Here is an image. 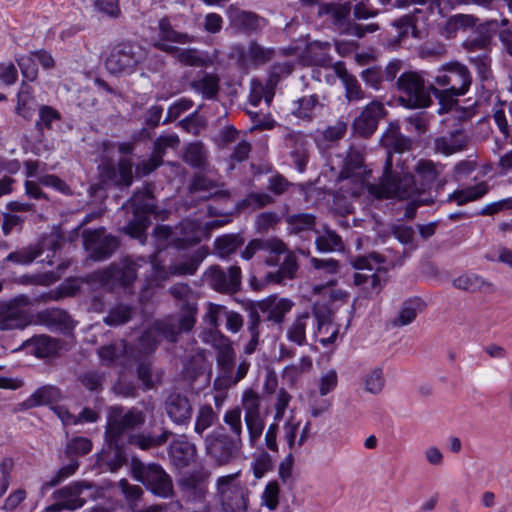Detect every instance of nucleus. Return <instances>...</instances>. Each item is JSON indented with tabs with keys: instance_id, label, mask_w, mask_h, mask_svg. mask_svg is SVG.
<instances>
[{
	"instance_id": "4",
	"label": "nucleus",
	"mask_w": 512,
	"mask_h": 512,
	"mask_svg": "<svg viewBox=\"0 0 512 512\" xmlns=\"http://www.w3.org/2000/svg\"><path fill=\"white\" fill-rule=\"evenodd\" d=\"M211 345L216 351L217 377L214 380V387L226 389L236 385L247 375L250 363L242 360L236 367L233 343L223 334H213Z\"/></svg>"
},
{
	"instance_id": "30",
	"label": "nucleus",
	"mask_w": 512,
	"mask_h": 512,
	"mask_svg": "<svg viewBox=\"0 0 512 512\" xmlns=\"http://www.w3.org/2000/svg\"><path fill=\"white\" fill-rule=\"evenodd\" d=\"M100 169L105 181L124 186H130L132 183V163L129 159L120 160L117 167L112 163L103 164Z\"/></svg>"
},
{
	"instance_id": "37",
	"label": "nucleus",
	"mask_w": 512,
	"mask_h": 512,
	"mask_svg": "<svg viewBox=\"0 0 512 512\" xmlns=\"http://www.w3.org/2000/svg\"><path fill=\"white\" fill-rule=\"evenodd\" d=\"M310 326H314V317H311L308 312L296 315L294 320L287 327V339L298 346L306 345V330Z\"/></svg>"
},
{
	"instance_id": "41",
	"label": "nucleus",
	"mask_w": 512,
	"mask_h": 512,
	"mask_svg": "<svg viewBox=\"0 0 512 512\" xmlns=\"http://www.w3.org/2000/svg\"><path fill=\"white\" fill-rule=\"evenodd\" d=\"M25 347H32V352L39 358H47L58 350V342L46 335L35 336L23 344Z\"/></svg>"
},
{
	"instance_id": "16",
	"label": "nucleus",
	"mask_w": 512,
	"mask_h": 512,
	"mask_svg": "<svg viewBox=\"0 0 512 512\" xmlns=\"http://www.w3.org/2000/svg\"><path fill=\"white\" fill-rule=\"evenodd\" d=\"M83 245L89 257L95 261L105 260L118 248V240L112 235L105 234L104 228L83 231Z\"/></svg>"
},
{
	"instance_id": "18",
	"label": "nucleus",
	"mask_w": 512,
	"mask_h": 512,
	"mask_svg": "<svg viewBox=\"0 0 512 512\" xmlns=\"http://www.w3.org/2000/svg\"><path fill=\"white\" fill-rule=\"evenodd\" d=\"M274 49L267 48L255 41H251L247 47L235 45L232 47V56L237 58L242 67H258L268 63L274 57Z\"/></svg>"
},
{
	"instance_id": "49",
	"label": "nucleus",
	"mask_w": 512,
	"mask_h": 512,
	"mask_svg": "<svg viewBox=\"0 0 512 512\" xmlns=\"http://www.w3.org/2000/svg\"><path fill=\"white\" fill-rule=\"evenodd\" d=\"M218 419L217 413L209 404L201 405L198 409L195 419L194 431L198 435H202L205 430L215 424Z\"/></svg>"
},
{
	"instance_id": "46",
	"label": "nucleus",
	"mask_w": 512,
	"mask_h": 512,
	"mask_svg": "<svg viewBox=\"0 0 512 512\" xmlns=\"http://www.w3.org/2000/svg\"><path fill=\"white\" fill-rule=\"evenodd\" d=\"M487 191L488 187L486 183H479L465 189L454 191L448 196V201H455L458 205H464L483 197Z\"/></svg>"
},
{
	"instance_id": "15",
	"label": "nucleus",
	"mask_w": 512,
	"mask_h": 512,
	"mask_svg": "<svg viewBox=\"0 0 512 512\" xmlns=\"http://www.w3.org/2000/svg\"><path fill=\"white\" fill-rule=\"evenodd\" d=\"M204 280L213 290L223 294H235L241 289L242 272L238 265L227 269L214 265L204 273Z\"/></svg>"
},
{
	"instance_id": "35",
	"label": "nucleus",
	"mask_w": 512,
	"mask_h": 512,
	"mask_svg": "<svg viewBox=\"0 0 512 512\" xmlns=\"http://www.w3.org/2000/svg\"><path fill=\"white\" fill-rule=\"evenodd\" d=\"M351 5L346 3H326L319 6V15H328L333 24L341 30L349 31L352 23H350Z\"/></svg>"
},
{
	"instance_id": "17",
	"label": "nucleus",
	"mask_w": 512,
	"mask_h": 512,
	"mask_svg": "<svg viewBox=\"0 0 512 512\" xmlns=\"http://www.w3.org/2000/svg\"><path fill=\"white\" fill-rule=\"evenodd\" d=\"M286 245L277 238L271 239H253L248 243L241 252V257L250 260L253 256L261 253L265 263L268 266H276L278 264V256L286 252Z\"/></svg>"
},
{
	"instance_id": "48",
	"label": "nucleus",
	"mask_w": 512,
	"mask_h": 512,
	"mask_svg": "<svg viewBox=\"0 0 512 512\" xmlns=\"http://www.w3.org/2000/svg\"><path fill=\"white\" fill-rule=\"evenodd\" d=\"M207 149L201 142H193L187 145L183 160L192 167L200 168L206 163Z\"/></svg>"
},
{
	"instance_id": "45",
	"label": "nucleus",
	"mask_w": 512,
	"mask_h": 512,
	"mask_svg": "<svg viewBox=\"0 0 512 512\" xmlns=\"http://www.w3.org/2000/svg\"><path fill=\"white\" fill-rule=\"evenodd\" d=\"M297 270V257L293 252H288L278 271L275 273H268L266 278L270 282L281 283L285 279H292Z\"/></svg>"
},
{
	"instance_id": "5",
	"label": "nucleus",
	"mask_w": 512,
	"mask_h": 512,
	"mask_svg": "<svg viewBox=\"0 0 512 512\" xmlns=\"http://www.w3.org/2000/svg\"><path fill=\"white\" fill-rule=\"evenodd\" d=\"M431 85L432 93L444 106H452L458 97L465 95L472 84V75L462 63L453 61L442 65Z\"/></svg>"
},
{
	"instance_id": "27",
	"label": "nucleus",
	"mask_w": 512,
	"mask_h": 512,
	"mask_svg": "<svg viewBox=\"0 0 512 512\" xmlns=\"http://www.w3.org/2000/svg\"><path fill=\"white\" fill-rule=\"evenodd\" d=\"M61 390L53 385H44L35 390L27 399L17 405L16 411L32 409L38 406L50 405L61 401Z\"/></svg>"
},
{
	"instance_id": "12",
	"label": "nucleus",
	"mask_w": 512,
	"mask_h": 512,
	"mask_svg": "<svg viewBox=\"0 0 512 512\" xmlns=\"http://www.w3.org/2000/svg\"><path fill=\"white\" fill-rule=\"evenodd\" d=\"M145 422V415L142 411L132 408L125 410L122 406L109 408L105 439L110 445H117L123 434L141 426Z\"/></svg>"
},
{
	"instance_id": "53",
	"label": "nucleus",
	"mask_w": 512,
	"mask_h": 512,
	"mask_svg": "<svg viewBox=\"0 0 512 512\" xmlns=\"http://www.w3.org/2000/svg\"><path fill=\"white\" fill-rule=\"evenodd\" d=\"M159 31L161 40L158 42L169 41L180 44H186L192 42V37L187 33H181L172 28L170 22L167 19H162L159 22Z\"/></svg>"
},
{
	"instance_id": "34",
	"label": "nucleus",
	"mask_w": 512,
	"mask_h": 512,
	"mask_svg": "<svg viewBox=\"0 0 512 512\" xmlns=\"http://www.w3.org/2000/svg\"><path fill=\"white\" fill-rule=\"evenodd\" d=\"M453 285L457 289L472 293L482 292L492 294L496 292V287L492 282L474 273H466L458 276L453 280Z\"/></svg>"
},
{
	"instance_id": "3",
	"label": "nucleus",
	"mask_w": 512,
	"mask_h": 512,
	"mask_svg": "<svg viewBox=\"0 0 512 512\" xmlns=\"http://www.w3.org/2000/svg\"><path fill=\"white\" fill-rule=\"evenodd\" d=\"M371 175V170L364 166L363 157L357 151H349L343 160V166L337 176V183L340 184L339 191L334 196V209L340 215H347L353 212V205L349 198L357 197L366 180Z\"/></svg>"
},
{
	"instance_id": "56",
	"label": "nucleus",
	"mask_w": 512,
	"mask_h": 512,
	"mask_svg": "<svg viewBox=\"0 0 512 512\" xmlns=\"http://www.w3.org/2000/svg\"><path fill=\"white\" fill-rule=\"evenodd\" d=\"M62 244V236L59 233L55 232L44 236L38 243H35V246H38L41 249V254L46 250L52 253L51 255H47V262L49 265H52V258H54L56 252L60 250Z\"/></svg>"
},
{
	"instance_id": "20",
	"label": "nucleus",
	"mask_w": 512,
	"mask_h": 512,
	"mask_svg": "<svg viewBox=\"0 0 512 512\" xmlns=\"http://www.w3.org/2000/svg\"><path fill=\"white\" fill-rule=\"evenodd\" d=\"M84 488L88 486L80 482L71 483L53 493L55 499L59 500L46 508V512H59L63 509L76 510L85 504L80 496Z\"/></svg>"
},
{
	"instance_id": "29",
	"label": "nucleus",
	"mask_w": 512,
	"mask_h": 512,
	"mask_svg": "<svg viewBox=\"0 0 512 512\" xmlns=\"http://www.w3.org/2000/svg\"><path fill=\"white\" fill-rule=\"evenodd\" d=\"M31 323L27 313L13 303L0 306V331L26 328Z\"/></svg>"
},
{
	"instance_id": "33",
	"label": "nucleus",
	"mask_w": 512,
	"mask_h": 512,
	"mask_svg": "<svg viewBox=\"0 0 512 512\" xmlns=\"http://www.w3.org/2000/svg\"><path fill=\"white\" fill-rule=\"evenodd\" d=\"M469 137L464 130H456L435 140V150L446 156L467 148Z\"/></svg>"
},
{
	"instance_id": "10",
	"label": "nucleus",
	"mask_w": 512,
	"mask_h": 512,
	"mask_svg": "<svg viewBox=\"0 0 512 512\" xmlns=\"http://www.w3.org/2000/svg\"><path fill=\"white\" fill-rule=\"evenodd\" d=\"M396 85L400 93L399 101L405 107L419 109L430 106L432 89L431 86H426L421 73L404 72L397 79Z\"/></svg>"
},
{
	"instance_id": "39",
	"label": "nucleus",
	"mask_w": 512,
	"mask_h": 512,
	"mask_svg": "<svg viewBox=\"0 0 512 512\" xmlns=\"http://www.w3.org/2000/svg\"><path fill=\"white\" fill-rule=\"evenodd\" d=\"M171 434L172 433L168 430H164L161 434L156 436L149 432L133 433L129 435L128 442L141 450H148L164 445Z\"/></svg>"
},
{
	"instance_id": "28",
	"label": "nucleus",
	"mask_w": 512,
	"mask_h": 512,
	"mask_svg": "<svg viewBox=\"0 0 512 512\" xmlns=\"http://www.w3.org/2000/svg\"><path fill=\"white\" fill-rule=\"evenodd\" d=\"M201 240V223L192 219L182 220L174 228L173 246L185 249Z\"/></svg>"
},
{
	"instance_id": "9",
	"label": "nucleus",
	"mask_w": 512,
	"mask_h": 512,
	"mask_svg": "<svg viewBox=\"0 0 512 512\" xmlns=\"http://www.w3.org/2000/svg\"><path fill=\"white\" fill-rule=\"evenodd\" d=\"M132 208L133 218L124 228L126 234L133 238H141L150 225V215L154 213L156 204L149 184L136 191L123 207Z\"/></svg>"
},
{
	"instance_id": "25",
	"label": "nucleus",
	"mask_w": 512,
	"mask_h": 512,
	"mask_svg": "<svg viewBox=\"0 0 512 512\" xmlns=\"http://www.w3.org/2000/svg\"><path fill=\"white\" fill-rule=\"evenodd\" d=\"M37 322L46 326L51 331L69 332L74 328V322L70 315L59 308H47L36 315Z\"/></svg>"
},
{
	"instance_id": "21",
	"label": "nucleus",
	"mask_w": 512,
	"mask_h": 512,
	"mask_svg": "<svg viewBox=\"0 0 512 512\" xmlns=\"http://www.w3.org/2000/svg\"><path fill=\"white\" fill-rule=\"evenodd\" d=\"M164 410L168 418L175 425L180 426H187L193 414V408L189 398L180 393H171L166 397Z\"/></svg>"
},
{
	"instance_id": "55",
	"label": "nucleus",
	"mask_w": 512,
	"mask_h": 512,
	"mask_svg": "<svg viewBox=\"0 0 512 512\" xmlns=\"http://www.w3.org/2000/svg\"><path fill=\"white\" fill-rule=\"evenodd\" d=\"M286 222L288 223L291 232L300 233L314 228L315 217L312 214L307 213L294 214L289 215L286 218Z\"/></svg>"
},
{
	"instance_id": "2",
	"label": "nucleus",
	"mask_w": 512,
	"mask_h": 512,
	"mask_svg": "<svg viewBox=\"0 0 512 512\" xmlns=\"http://www.w3.org/2000/svg\"><path fill=\"white\" fill-rule=\"evenodd\" d=\"M222 420L224 427L210 432L204 438L206 454L219 466L237 459L244 445V426L239 406L227 409Z\"/></svg>"
},
{
	"instance_id": "51",
	"label": "nucleus",
	"mask_w": 512,
	"mask_h": 512,
	"mask_svg": "<svg viewBox=\"0 0 512 512\" xmlns=\"http://www.w3.org/2000/svg\"><path fill=\"white\" fill-rule=\"evenodd\" d=\"M208 477L207 473L191 474L184 478L181 482L183 488L194 495L195 499H201L207 492V485L205 479Z\"/></svg>"
},
{
	"instance_id": "57",
	"label": "nucleus",
	"mask_w": 512,
	"mask_h": 512,
	"mask_svg": "<svg viewBox=\"0 0 512 512\" xmlns=\"http://www.w3.org/2000/svg\"><path fill=\"white\" fill-rule=\"evenodd\" d=\"M108 446L109 449L113 450V454L111 455L110 452L102 454L101 461L107 466L109 471L115 472L125 464L126 457L119 442H117V445H110L108 443Z\"/></svg>"
},
{
	"instance_id": "1",
	"label": "nucleus",
	"mask_w": 512,
	"mask_h": 512,
	"mask_svg": "<svg viewBox=\"0 0 512 512\" xmlns=\"http://www.w3.org/2000/svg\"><path fill=\"white\" fill-rule=\"evenodd\" d=\"M202 259L203 255L196 253L189 260L169 264L166 271H158L156 266L150 264L144 257H125L119 262L112 263L108 268L98 271L96 279L108 290L117 287H128L136 280L137 270L144 265H149L153 271L161 273V280H166L170 275H193Z\"/></svg>"
},
{
	"instance_id": "64",
	"label": "nucleus",
	"mask_w": 512,
	"mask_h": 512,
	"mask_svg": "<svg viewBox=\"0 0 512 512\" xmlns=\"http://www.w3.org/2000/svg\"><path fill=\"white\" fill-rule=\"evenodd\" d=\"M280 487L277 481H270L266 484L262 493V505L269 510H275L279 503Z\"/></svg>"
},
{
	"instance_id": "52",
	"label": "nucleus",
	"mask_w": 512,
	"mask_h": 512,
	"mask_svg": "<svg viewBox=\"0 0 512 512\" xmlns=\"http://www.w3.org/2000/svg\"><path fill=\"white\" fill-rule=\"evenodd\" d=\"M315 244L319 252L327 253L343 249L341 237L330 229L325 230L324 234L318 236Z\"/></svg>"
},
{
	"instance_id": "19",
	"label": "nucleus",
	"mask_w": 512,
	"mask_h": 512,
	"mask_svg": "<svg viewBox=\"0 0 512 512\" xmlns=\"http://www.w3.org/2000/svg\"><path fill=\"white\" fill-rule=\"evenodd\" d=\"M312 315L314 323L316 322L317 324L314 335L319 337V342L323 346L335 343L339 334V327L333 323L331 312L325 306L314 304L312 306Z\"/></svg>"
},
{
	"instance_id": "13",
	"label": "nucleus",
	"mask_w": 512,
	"mask_h": 512,
	"mask_svg": "<svg viewBox=\"0 0 512 512\" xmlns=\"http://www.w3.org/2000/svg\"><path fill=\"white\" fill-rule=\"evenodd\" d=\"M241 411H244V423L247 430L248 444L256 448L265 431V418L261 413V397L253 389H245L241 397Z\"/></svg>"
},
{
	"instance_id": "59",
	"label": "nucleus",
	"mask_w": 512,
	"mask_h": 512,
	"mask_svg": "<svg viewBox=\"0 0 512 512\" xmlns=\"http://www.w3.org/2000/svg\"><path fill=\"white\" fill-rule=\"evenodd\" d=\"M180 144L177 134L161 135L154 141L153 152L163 160L168 149H176Z\"/></svg>"
},
{
	"instance_id": "63",
	"label": "nucleus",
	"mask_w": 512,
	"mask_h": 512,
	"mask_svg": "<svg viewBox=\"0 0 512 512\" xmlns=\"http://www.w3.org/2000/svg\"><path fill=\"white\" fill-rule=\"evenodd\" d=\"M159 343L158 335L152 325L139 338L138 349L143 354H149L156 349Z\"/></svg>"
},
{
	"instance_id": "54",
	"label": "nucleus",
	"mask_w": 512,
	"mask_h": 512,
	"mask_svg": "<svg viewBox=\"0 0 512 512\" xmlns=\"http://www.w3.org/2000/svg\"><path fill=\"white\" fill-rule=\"evenodd\" d=\"M35 59L33 52L15 56V61L20 68L22 76L30 82L35 81L38 77V67Z\"/></svg>"
},
{
	"instance_id": "38",
	"label": "nucleus",
	"mask_w": 512,
	"mask_h": 512,
	"mask_svg": "<svg viewBox=\"0 0 512 512\" xmlns=\"http://www.w3.org/2000/svg\"><path fill=\"white\" fill-rule=\"evenodd\" d=\"M336 75L342 80L346 97L349 101H359L364 99V92L358 80L351 75L342 62H337L334 66Z\"/></svg>"
},
{
	"instance_id": "62",
	"label": "nucleus",
	"mask_w": 512,
	"mask_h": 512,
	"mask_svg": "<svg viewBox=\"0 0 512 512\" xmlns=\"http://www.w3.org/2000/svg\"><path fill=\"white\" fill-rule=\"evenodd\" d=\"M79 467V463L77 460H71L67 465L60 468L57 473L47 482H45L42 486V490L50 489L60 482L65 480L66 478L72 476Z\"/></svg>"
},
{
	"instance_id": "24",
	"label": "nucleus",
	"mask_w": 512,
	"mask_h": 512,
	"mask_svg": "<svg viewBox=\"0 0 512 512\" xmlns=\"http://www.w3.org/2000/svg\"><path fill=\"white\" fill-rule=\"evenodd\" d=\"M258 310L264 315L266 321L282 324L285 316L291 311L294 303L288 298L269 296L261 301L254 302Z\"/></svg>"
},
{
	"instance_id": "60",
	"label": "nucleus",
	"mask_w": 512,
	"mask_h": 512,
	"mask_svg": "<svg viewBox=\"0 0 512 512\" xmlns=\"http://www.w3.org/2000/svg\"><path fill=\"white\" fill-rule=\"evenodd\" d=\"M132 317V308L128 305H117L112 308L109 314L104 318L107 325L116 326L127 323Z\"/></svg>"
},
{
	"instance_id": "8",
	"label": "nucleus",
	"mask_w": 512,
	"mask_h": 512,
	"mask_svg": "<svg viewBox=\"0 0 512 512\" xmlns=\"http://www.w3.org/2000/svg\"><path fill=\"white\" fill-rule=\"evenodd\" d=\"M240 472L220 476L216 481L219 512H248L250 491L238 480Z\"/></svg>"
},
{
	"instance_id": "44",
	"label": "nucleus",
	"mask_w": 512,
	"mask_h": 512,
	"mask_svg": "<svg viewBox=\"0 0 512 512\" xmlns=\"http://www.w3.org/2000/svg\"><path fill=\"white\" fill-rule=\"evenodd\" d=\"M227 16L232 25L245 29L252 30L257 27L258 18L251 12L240 10L234 5H230L226 10Z\"/></svg>"
},
{
	"instance_id": "58",
	"label": "nucleus",
	"mask_w": 512,
	"mask_h": 512,
	"mask_svg": "<svg viewBox=\"0 0 512 512\" xmlns=\"http://www.w3.org/2000/svg\"><path fill=\"white\" fill-rule=\"evenodd\" d=\"M251 468L255 478H262L268 471L273 468V459L271 455L267 451L261 450L254 457V460L251 463Z\"/></svg>"
},
{
	"instance_id": "42",
	"label": "nucleus",
	"mask_w": 512,
	"mask_h": 512,
	"mask_svg": "<svg viewBox=\"0 0 512 512\" xmlns=\"http://www.w3.org/2000/svg\"><path fill=\"white\" fill-rule=\"evenodd\" d=\"M425 307L424 302L419 298H413L405 301L401 307L399 315L392 321L393 326L402 327L412 323L418 312Z\"/></svg>"
},
{
	"instance_id": "32",
	"label": "nucleus",
	"mask_w": 512,
	"mask_h": 512,
	"mask_svg": "<svg viewBox=\"0 0 512 512\" xmlns=\"http://www.w3.org/2000/svg\"><path fill=\"white\" fill-rule=\"evenodd\" d=\"M169 455L176 467L184 468L196 460L197 447L185 439L175 440L169 446Z\"/></svg>"
},
{
	"instance_id": "47",
	"label": "nucleus",
	"mask_w": 512,
	"mask_h": 512,
	"mask_svg": "<svg viewBox=\"0 0 512 512\" xmlns=\"http://www.w3.org/2000/svg\"><path fill=\"white\" fill-rule=\"evenodd\" d=\"M41 255V249L35 244H30L16 251L10 252L3 262H11L15 265H29Z\"/></svg>"
},
{
	"instance_id": "40",
	"label": "nucleus",
	"mask_w": 512,
	"mask_h": 512,
	"mask_svg": "<svg viewBox=\"0 0 512 512\" xmlns=\"http://www.w3.org/2000/svg\"><path fill=\"white\" fill-rule=\"evenodd\" d=\"M383 147L387 150L386 159L390 156L392 158V152H404L410 148L411 141L403 136L398 128H390L384 133L381 138Z\"/></svg>"
},
{
	"instance_id": "31",
	"label": "nucleus",
	"mask_w": 512,
	"mask_h": 512,
	"mask_svg": "<svg viewBox=\"0 0 512 512\" xmlns=\"http://www.w3.org/2000/svg\"><path fill=\"white\" fill-rule=\"evenodd\" d=\"M190 88L203 99L213 100L217 98L220 90V78L214 73L199 72L190 82Z\"/></svg>"
},
{
	"instance_id": "6",
	"label": "nucleus",
	"mask_w": 512,
	"mask_h": 512,
	"mask_svg": "<svg viewBox=\"0 0 512 512\" xmlns=\"http://www.w3.org/2000/svg\"><path fill=\"white\" fill-rule=\"evenodd\" d=\"M393 161L389 156L379 183H367L366 189L376 199H409L419 192L414 175L407 172L397 176L393 172Z\"/></svg>"
},
{
	"instance_id": "23",
	"label": "nucleus",
	"mask_w": 512,
	"mask_h": 512,
	"mask_svg": "<svg viewBox=\"0 0 512 512\" xmlns=\"http://www.w3.org/2000/svg\"><path fill=\"white\" fill-rule=\"evenodd\" d=\"M325 97L314 93L304 95L293 102L291 113L305 122H312L320 117L326 107Z\"/></svg>"
},
{
	"instance_id": "36",
	"label": "nucleus",
	"mask_w": 512,
	"mask_h": 512,
	"mask_svg": "<svg viewBox=\"0 0 512 512\" xmlns=\"http://www.w3.org/2000/svg\"><path fill=\"white\" fill-rule=\"evenodd\" d=\"M443 170V164L428 159H420L414 167V171L424 187H430L434 184L443 185L444 183L439 179Z\"/></svg>"
},
{
	"instance_id": "14",
	"label": "nucleus",
	"mask_w": 512,
	"mask_h": 512,
	"mask_svg": "<svg viewBox=\"0 0 512 512\" xmlns=\"http://www.w3.org/2000/svg\"><path fill=\"white\" fill-rule=\"evenodd\" d=\"M143 59L141 46L123 41L111 48L105 59V67L111 74H132Z\"/></svg>"
},
{
	"instance_id": "61",
	"label": "nucleus",
	"mask_w": 512,
	"mask_h": 512,
	"mask_svg": "<svg viewBox=\"0 0 512 512\" xmlns=\"http://www.w3.org/2000/svg\"><path fill=\"white\" fill-rule=\"evenodd\" d=\"M153 327L158 335L159 341L165 338L170 342H176L179 333L181 332L176 323L171 321H156Z\"/></svg>"
},
{
	"instance_id": "11",
	"label": "nucleus",
	"mask_w": 512,
	"mask_h": 512,
	"mask_svg": "<svg viewBox=\"0 0 512 512\" xmlns=\"http://www.w3.org/2000/svg\"><path fill=\"white\" fill-rule=\"evenodd\" d=\"M131 472L133 478L141 482L154 495L161 498L172 496V479L161 465L156 463L144 464L138 459H133Z\"/></svg>"
},
{
	"instance_id": "50",
	"label": "nucleus",
	"mask_w": 512,
	"mask_h": 512,
	"mask_svg": "<svg viewBox=\"0 0 512 512\" xmlns=\"http://www.w3.org/2000/svg\"><path fill=\"white\" fill-rule=\"evenodd\" d=\"M60 119L61 114L55 108L49 105H41L39 107L38 119L35 123V127L41 135H44V131L50 130L53 122L59 121Z\"/></svg>"
},
{
	"instance_id": "22",
	"label": "nucleus",
	"mask_w": 512,
	"mask_h": 512,
	"mask_svg": "<svg viewBox=\"0 0 512 512\" xmlns=\"http://www.w3.org/2000/svg\"><path fill=\"white\" fill-rule=\"evenodd\" d=\"M385 108L382 102L372 101L355 118L354 131L364 137L372 135L377 129L379 120L384 116Z\"/></svg>"
},
{
	"instance_id": "26",
	"label": "nucleus",
	"mask_w": 512,
	"mask_h": 512,
	"mask_svg": "<svg viewBox=\"0 0 512 512\" xmlns=\"http://www.w3.org/2000/svg\"><path fill=\"white\" fill-rule=\"evenodd\" d=\"M154 46L166 53L176 54L178 61L186 66L206 67L211 64L209 57L195 48L177 49L173 45L163 42H156Z\"/></svg>"
},
{
	"instance_id": "43",
	"label": "nucleus",
	"mask_w": 512,
	"mask_h": 512,
	"mask_svg": "<svg viewBox=\"0 0 512 512\" xmlns=\"http://www.w3.org/2000/svg\"><path fill=\"white\" fill-rule=\"evenodd\" d=\"M244 244V238L239 234H226L216 238L214 242L215 251L222 259H227Z\"/></svg>"
},
{
	"instance_id": "7",
	"label": "nucleus",
	"mask_w": 512,
	"mask_h": 512,
	"mask_svg": "<svg viewBox=\"0 0 512 512\" xmlns=\"http://www.w3.org/2000/svg\"><path fill=\"white\" fill-rule=\"evenodd\" d=\"M385 262L384 256L376 252L352 260V266L357 270L354 284L367 296L377 295L383 289L388 271Z\"/></svg>"
}]
</instances>
